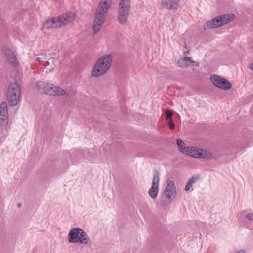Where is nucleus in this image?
I'll return each mask as SVG.
<instances>
[{
	"label": "nucleus",
	"mask_w": 253,
	"mask_h": 253,
	"mask_svg": "<svg viewBox=\"0 0 253 253\" xmlns=\"http://www.w3.org/2000/svg\"><path fill=\"white\" fill-rule=\"evenodd\" d=\"M81 231V228L78 227L71 229L68 234V241L71 243H79Z\"/></svg>",
	"instance_id": "nucleus-14"
},
{
	"label": "nucleus",
	"mask_w": 253,
	"mask_h": 253,
	"mask_svg": "<svg viewBox=\"0 0 253 253\" xmlns=\"http://www.w3.org/2000/svg\"><path fill=\"white\" fill-rule=\"evenodd\" d=\"M180 4V0H169L162 1L163 7L169 9H177Z\"/></svg>",
	"instance_id": "nucleus-15"
},
{
	"label": "nucleus",
	"mask_w": 253,
	"mask_h": 253,
	"mask_svg": "<svg viewBox=\"0 0 253 253\" xmlns=\"http://www.w3.org/2000/svg\"><path fill=\"white\" fill-rule=\"evenodd\" d=\"M249 68L252 70L253 71V63L251 64L250 65H249Z\"/></svg>",
	"instance_id": "nucleus-27"
},
{
	"label": "nucleus",
	"mask_w": 253,
	"mask_h": 253,
	"mask_svg": "<svg viewBox=\"0 0 253 253\" xmlns=\"http://www.w3.org/2000/svg\"><path fill=\"white\" fill-rule=\"evenodd\" d=\"M112 55L110 54L105 55L99 58L92 67V76L97 77L105 74L112 65Z\"/></svg>",
	"instance_id": "nucleus-2"
},
{
	"label": "nucleus",
	"mask_w": 253,
	"mask_h": 253,
	"mask_svg": "<svg viewBox=\"0 0 253 253\" xmlns=\"http://www.w3.org/2000/svg\"><path fill=\"white\" fill-rule=\"evenodd\" d=\"M37 87L41 92L49 95L60 96L66 94L65 91L62 88L44 82H38L37 84Z\"/></svg>",
	"instance_id": "nucleus-5"
},
{
	"label": "nucleus",
	"mask_w": 253,
	"mask_h": 253,
	"mask_svg": "<svg viewBox=\"0 0 253 253\" xmlns=\"http://www.w3.org/2000/svg\"><path fill=\"white\" fill-rule=\"evenodd\" d=\"M177 144L180 151L182 153L185 154V152L184 151H187V147L184 146V143L183 142V141L180 139H178L177 140Z\"/></svg>",
	"instance_id": "nucleus-23"
},
{
	"label": "nucleus",
	"mask_w": 253,
	"mask_h": 253,
	"mask_svg": "<svg viewBox=\"0 0 253 253\" xmlns=\"http://www.w3.org/2000/svg\"><path fill=\"white\" fill-rule=\"evenodd\" d=\"M169 123V126L171 129H173L174 128V124L172 122V120H171V121H168Z\"/></svg>",
	"instance_id": "nucleus-26"
},
{
	"label": "nucleus",
	"mask_w": 253,
	"mask_h": 253,
	"mask_svg": "<svg viewBox=\"0 0 253 253\" xmlns=\"http://www.w3.org/2000/svg\"><path fill=\"white\" fill-rule=\"evenodd\" d=\"M112 0H101L95 15L92 29L96 33L100 29L108 13Z\"/></svg>",
	"instance_id": "nucleus-1"
},
{
	"label": "nucleus",
	"mask_w": 253,
	"mask_h": 253,
	"mask_svg": "<svg viewBox=\"0 0 253 253\" xmlns=\"http://www.w3.org/2000/svg\"><path fill=\"white\" fill-rule=\"evenodd\" d=\"M80 238V244L85 245H89L90 244V240L88 235L82 229H81Z\"/></svg>",
	"instance_id": "nucleus-19"
},
{
	"label": "nucleus",
	"mask_w": 253,
	"mask_h": 253,
	"mask_svg": "<svg viewBox=\"0 0 253 253\" xmlns=\"http://www.w3.org/2000/svg\"><path fill=\"white\" fill-rule=\"evenodd\" d=\"M129 0H120L118 9V19L120 23H125L128 18L130 10Z\"/></svg>",
	"instance_id": "nucleus-7"
},
{
	"label": "nucleus",
	"mask_w": 253,
	"mask_h": 253,
	"mask_svg": "<svg viewBox=\"0 0 253 253\" xmlns=\"http://www.w3.org/2000/svg\"><path fill=\"white\" fill-rule=\"evenodd\" d=\"M200 179L199 175H194L192 176L187 182L185 190L186 191H189L190 188L193 186V184L197 182V181Z\"/></svg>",
	"instance_id": "nucleus-20"
},
{
	"label": "nucleus",
	"mask_w": 253,
	"mask_h": 253,
	"mask_svg": "<svg viewBox=\"0 0 253 253\" xmlns=\"http://www.w3.org/2000/svg\"><path fill=\"white\" fill-rule=\"evenodd\" d=\"M37 87L41 92L49 95L60 96L66 94L65 91L62 88L44 82H38L37 84Z\"/></svg>",
	"instance_id": "nucleus-4"
},
{
	"label": "nucleus",
	"mask_w": 253,
	"mask_h": 253,
	"mask_svg": "<svg viewBox=\"0 0 253 253\" xmlns=\"http://www.w3.org/2000/svg\"><path fill=\"white\" fill-rule=\"evenodd\" d=\"M37 87L41 92L49 95L60 96L66 94L65 91L62 88L44 82H38L37 84Z\"/></svg>",
	"instance_id": "nucleus-3"
},
{
	"label": "nucleus",
	"mask_w": 253,
	"mask_h": 253,
	"mask_svg": "<svg viewBox=\"0 0 253 253\" xmlns=\"http://www.w3.org/2000/svg\"><path fill=\"white\" fill-rule=\"evenodd\" d=\"M3 50L7 60L9 61L10 63L13 66H16L18 63V61L12 51L9 48L4 49Z\"/></svg>",
	"instance_id": "nucleus-16"
},
{
	"label": "nucleus",
	"mask_w": 253,
	"mask_h": 253,
	"mask_svg": "<svg viewBox=\"0 0 253 253\" xmlns=\"http://www.w3.org/2000/svg\"><path fill=\"white\" fill-rule=\"evenodd\" d=\"M160 182V173L155 171L153 173L152 185L149 190V195L153 199L156 198L158 194Z\"/></svg>",
	"instance_id": "nucleus-12"
},
{
	"label": "nucleus",
	"mask_w": 253,
	"mask_h": 253,
	"mask_svg": "<svg viewBox=\"0 0 253 253\" xmlns=\"http://www.w3.org/2000/svg\"><path fill=\"white\" fill-rule=\"evenodd\" d=\"M21 89L16 83L10 84L7 92V99L11 106L16 105L19 101Z\"/></svg>",
	"instance_id": "nucleus-8"
},
{
	"label": "nucleus",
	"mask_w": 253,
	"mask_h": 253,
	"mask_svg": "<svg viewBox=\"0 0 253 253\" xmlns=\"http://www.w3.org/2000/svg\"><path fill=\"white\" fill-rule=\"evenodd\" d=\"M211 80L214 85L220 89L228 90L231 88V84L225 79L222 78L219 76L211 75Z\"/></svg>",
	"instance_id": "nucleus-11"
},
{
	"label": "nucleus",
	"mask_w": 253,
	"mask_h": 253,
	"mask_svg": "<svg viewBox=\"0 0 253 253\" xmlns=\"http://www.w3.org/2000/svg\"><path fill=\"white\" fill-rule=\"evenodd\" d=\"M75 18V14L73 12L63 14L56 17L58 26L61 27L72 22Z\"/></svg>",
	"instance_id": "nucleus-13"
},
{
	"label": "nucleus",
	"mask_w": 253,
	"mask_h": 253,
	"mask_svg": "<svg viewBox=\"0 0 253 253\" xmlns=\"http://www.w3.org/2000/svg\"><path fill=\"white\" fill-rule=\"evenodd\" d=\"M8 125V119L3 118H0V126L2 130H5L7 129Z\"/></svg>",
	"instance_id": "nucleus-22"
},
{
	"label": "nucleus",
	"mask_w": 253,
	"mask_h": 253,
	"mask_svg": "<svg viewBox=\"0 0 253 253\" xmlns=\"http://www.w3.org/2000/svg\"><path fill=\"white\" fill-rule=\"evenodd\" d=\"M185 154L199 159H207L210 158L211 154L208 150L202 149L193 146L187 147V151H184Z\"/></svg>",
	"instance_id": "nucleus-9"
},
{
	"label": "nucleus",
	"mask_w": 253,
	"mask_h": 253,
	"mask_svg": "<svg viewBox=\"0 0 253 253\" xmlns=\"http://www.w3.org/2000/svg\"><path fill=\"white\" fill-rule=\"evenodd\" d=\"M8 111L7 104L3 102L0 105V118L8 119Z\"/></svg>",
	"instance_id": "nucleus-21"
},
{
	"label": "nucleus",
	"mask_w": 253,
	"mask_h": 253,
	"mask_svg": "<svg viewBox=\"0 0 253 253\" xmlns=\"http://www.w3.org/2000/svg\"><path fill=\"white\" fill-rule=\"evenodd\" d=\"M177 194L175 182L173 180H168L164 190V195L169 201H173Z\"/></svg>",
	"instance_id": "nucleus-10"
},
{
	"label": "nucleus",
	"mask_w": 253,
	"mask_h": 253,
	"mask_svg": "<svg viewBox=\"0 0 253 253\" xmlns=\"http://www.w3.org/2000/svg\"><path fill=\"white\" fill-rule=\"evenodd\" d=\"M194 62L191 59L190 57H184L179 59L178 60V66L180 67H186L190 66L191 63H193Z\"/></svg>",
	"instance_id": "nucleus-18"
},
{
	"label": "nucleus",
	"mask_w": 253,
	"mask_h": 253,
	"mask_svg": "<svg viewBox=\"0 0 253 253\" xmlns=\"http://www.w3.org/2000/svg\"><path fill=\"white\" fill-rule=\"evenodd\" d=\"M247 218L250 221H253V214L249 213L247 215Z\"/></svg>",
	"instance_id": "nucleus-25"
},
{
	"label": "nucleus",
	"mask_w": 253,
	"mask_h": 253,
	"mask_svg": "<svg viewBox=\"0 0 253 253\" xmlns=\"http://www.w3.org/2000/svg\"><path fill=\"white\" fill-rule=\"evenodd\" d=\"M166 115H167V121H170V122L171 120H172L171 117H172V113L170 111L168 110L166 111Z\"/></svg>",
	"instance_id": "nucleus-24"
},
{
	"label": "nucleus",
	"mask_w": 253,
	"mask_h": 253,
	"mask_svg": "<svg viewBox=\"0 0 253 253\" xmlns=\"http://www.w3.org/2000/svg\"><path fill=\"white\" fill-rule=\"evenodd\" d=\"M56 18H52L47 20L43 24V28L46 29L59 28L58 26Z\"/></svg>",
	"instance_id": "nucleus-17"
},
{
	"label": "nucleus",
	"mask_w": 253,
	"mask_h": 253,
	"mask_svg": "<svg viewBox=\"0 0 253 253\" xmlns=\"http://www.w3.org/2000/svg\"><path fill=\"white\" fill-rule=\"evenodd\" d=\"M235 17V15L234 14H227L216 16L214 18L208 21L204 26V28L207 30L225 25L233 20Z\"/></svg>",
	"instance_id": "nucleus-6"
}]
</instances>
